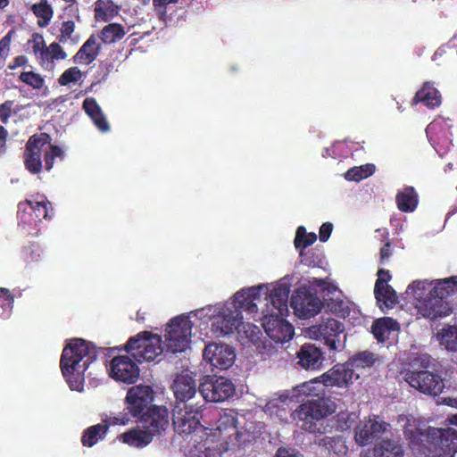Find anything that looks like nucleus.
Masks as SVG:
<instances>
[{
    "mask_svg": "<svg viewBox=\"0 0 457 457\" xmlns=\"http://www.w3.org/2000/svg\"><path fill=\"white\" fill-rule=\"evenodd\" d=\"M293 275H286L272 283L259 284L245 287L234 294L235 300L242 311L262 320L269 315L288 312L287 302Z\"/></svg>",
    "mask_w": 457,
    "mask_h": 457,
    "instance_id": "obj_1",
    "label": "nucleus"
},
{
    "mask_svg": "<svg viewBox=\"0 0 457 457\" xmlns=\"http://www.w3.org/2000/svg\"><path fill=\"white\" fill-rule=\"evenodd\" d=\"M415 301L418 312L424 318L436 320L451 314L446 298L457 294V276L437 280H415L406 289Z\"/></svg>",
    "mask_w": 457,
    "mask_h": 457,
    "instance_id": "obj_2",
    "label": "nucleus"
},
{
    "mask_svg": "<svg viewBox=\"0 0 457 457\" xmlns=\"http://www.w3.org/2000/svg\"><path fill=\"white\" fill-rule=\"evenodd\" d=\"M403 432L412 449L423 457H453L457 452V430L452 428H429L424 436L415 424L412 417L401 416Z\"/></svg>",
    "mask_w": 457,
    "mask_h": 457,
    "instance_id": "obj_3",
    "label": "nucleus"
},
{
    "mask_svg": "<svg viewBox=\"0 0 457 457\" xmlns=\"http://www.w3.org/2000/svg\"><path fill=\"white\" fill-rule=\"evenodd\" d=\"M97 351L95 345L81 338L67 341L60 360L62 376L71 390L81 392L85 372L96 360Z\"/></svg>",
    "mask_w": 457,
    "mask_h": 457,
    "instance_id": "obj_4",
    "label": "nucleus"
},
{
    "mask_svg": "<svg viewBox=\"0 0 457 457\" xmlns=\"http://www.w3.org/2000/svg\"><path fill=\"white\" fill-rule=\"evenodd\" d=\"M191 314L204 324L210 323V331L216 337L234 335L243 320L242 310L234 295L227 301L191 311Z\"/></svg>",
    "mask_w": 457,
    "mask_h": 457,
    "instance_id": "obj_5",
    "label": "nucleus"
},
{
    "mask_svg": "<svg viewBox=\"0 0 457 457\" xmlns=\"http://www.w3.org/2000/svg\"><path fill=\"white\" fill-rule=\"evenodd\" d=\"M337 408L330 397H320L301 404L292 414L293 420L302 429L312 434H326L332 425L328 417Z\"/></svg>",
    "mask_w": 457,
    "mask_h": 457,
    "instance_id": "obj_6",
    "label": "nucleus"
},
{
    "mask_svg": "<svg viewBox=\"0 0 457 457\" xmlns=\"http://www.w3.org/2000/svg\"><path fill=\"white\" fill-rule=\"evenodd\" d=\"M431 363L428 354H417L411 359L409 368L403 371V378L419 392L436 396L443 392L445 383L439 374L428 370Z\"/></svg>",
    "mask_w": 457,
    "mask_h": 457,
    "instance_id": "obj_7",
    "label": "nucleus"
},
{
    "mask_svg": "<svg viewBox=\"0 0 457 457\" xmlns=\"http://www.w3.org/2000/svg\"><path fill=\"white\" fill-rule=\"evenodd\" d=\"M44 154L46 169L50 170L54 166V159L64 157V151L50 144V137L46 133L32 136L27 145L25 166L31 173H38L42 169L41 155Z\"/></svg>",
    "mask_w": 457,
    "mask_h": 457,
    "instance_id": "obj_8",
    "label": "nucleus"
},
{
    "mask_svg": "<svg viewBox=\"0 0 457 457\" xmlns=\"http://www.w3.org/2000/svg\"><path fill=\"white\" fill-rule=\"evenodd\" d=\"M191 312L179 315L170 320L165 328V345L173 353L184 352L189 345L193 324Z\"/></svg>",
    "mask_w": 457,
    "mask_h": 457,
    "instance_id": "obj_9",
    "label": "nucleus"
},
{
    "mask_svg": "<svg viewBox=\"0 0 457 457\" xmlns=\"http://www.w3.org/2000/svg\"><path fill=\"white\" fill-rule=\"evenodd\" d=\"M125 350L137 361H151L162 354L164 347L158 334L144 331L131 337L125 345Z\"/></svg>",
    "mask_w": 457,
    "mask_h": 457,
    "instance_id": "obj_10",
    "label": "nucleus"
},
{
    "mask_svg": "<svg viewBox=\"0 0 457 457\" xmlns=\"http://www.w3.org/2000/svg\"><path fill=\"white\" fill-rule=\"evenodd\" d=\"M344 325L331 318L323 319L319 324L307 328V336L315 340H324L326 345L335 351L342 350L345 345L346 336Z\"/></svg>",
    "mask_w": 457,
    "mask_h": 457,
    "instance_id": "obj_11",
    "label": "nucleus"
},
{
    "mask_svg": "<svg viewBox=\"0 0 457 457\" xmlns=\"http://www.w3.org/2000/svg\"><path fill=\"white\" fill-rule=\"evenodd\" d=\"M204 403L196 401L195 403H177L173 409V426L176 432L189 435L200 426V414Z\"/></svg>",
    "mask_w": 457,
    "mask_h": 457,
    "instance_id": "obj_12",
    "label": "nucleus"
},
{
    "mask_svg": "<svg viewBox=\"0 0 457 457\" xmlns=\"http://www.w3.org/2000/svg\"><path fill=\"white\" fill-rule=\"evenodd\" d=\"M199 401L221 403L231 397L235 393L234 384L224 377H206L199 385Z\"/></svg>",
    "mask_w": 457,
    "mask_h": 457,
    "instance_id": "obj_13",
    "label": "nucleus"
},
{
    "mask_svg": "<svg viewBox=\"0 0 457 457\" xmlns=\"http://www.w3.org/2000/svg\"><path fill=\"white\" fill-rule=\"evenodd\" d=\"M237 425L238 414L232 410L226 411L220 415L212 436L227 445L239 446L241 445L243 432L239 430Z\"/></svg>",
    "mask_w": 457,
    "mask_h": 457,
    "instance_id": "obj_14",
    "label": "nucleus"
},
{
    "mask_svg": "<svg viewBox=\"0 0 457 457\" xmlns=\"http://www.w3.org/2000/svg\"><path fill=\"white\" fill-rule=\"evenodd\" d=\"M322 305L320 299L309 292L305 284L300 286L291 298V306L295 313L303 319H309L318 314Z\"/></svg>",
    "mask_w": 457,
    "mask_h": 457,
    "instance_id": "obj_15",
    "label": "nucleus"
},
{
    "mask_svg": "<svg viewBox=\"0 0 457 457\" xmlns=\"http://www.w3.org/2000/svg\"><path fill=\"white\" fill-rule=\"evenodd\" d=\"M203 357L212 369L224 370L235 362L236 353L235 349L228 344L210 343L205 345Z\"/></svg>",
    "mask_w": 457,
    "mask_h": 457,
    "instance_id": "obj_16",
    "label": "nucleus"
},
{
    "mask_svg": "<svg viewBox=\"0 0 457 457\" xmlns=\"http://www.w3.org/2000/svg\"><path fill=\"white\" fill-rule=\"evenodd\" d=\"M154 391L150 386L137 385L130 387L125 398L126 410L134 417L142 415L150 409Z\"/></svg>",
    "mask_w": 457,
    "mask_h": 457,
    "instance_id": "obj_17",
    "label": "nucleus"
},
{
    "mask_svg": "<svg viewBox=\"0 0 457 457\" xmlns=\"http://www.w3.org/2000/svg\"><path fill=\"white\" fill-rule=\"evenodd\" d=\"M108 370L112 378L126 384L135 383L139 376L137 364L127 355H119L112 358Z\"/></svg>",
    "mask_w": 457,
    "mask_h": 457,
    "instance_id": "obj_18",
    "label": "nucleus"
},
{
    "mask_svg": "<svg viewBox=\"0 0 457 457\" xmlns=\"http://www.w3.org/2000/svg\"><path fill=\"white\" fill-rule=\"evenodd\" d=\"M389 425L381 420L378 416L369 417L361 420L355 428V442L361 446L378 440L381 434L385 433Z\"/></svg>",
    "mask_w": 457,
    "mask_h": 457,
    "instance_id": "obj_19",
    "label": "nucleus"
},
{
    "mask_svg": "<svg viewBox=\"0 0 457 457\" xmlns=\"http://www.w3.org/2000/svg\"><path fill=\"white\" fill-rule=\"evenodd\" d=\"M285 314H274L261 320L268 337L276 344L290 340L294 336L293 326L284 320Z\"/></svg>",
    "mask_w": 457,
    "mask_h": 457,
    "instance_id": "obj_20",
    "label": "nucleus"
},
{
    "mask_svg": "<svg viewBox=\"0 0 457 457\" xmlns=\"http://www.w3.org/2000/svg\"><path fill=\"white\" fill-rule=\"evenodd\" d=\"M50 202L46 201L44 197L40 200H27L19 204V219L25 224L31 225L33 222L41 220H46L50 217L52 211Z\"/></svg>",
    "mask_w": 457,
    "mask_h": 457,
    "instance_id": "obj_21",
    "label": "nucleus"
},
{
    "mask_svg": "<svg viewBox=\"0 0 457 457\" xmlns=\"http://www.w3.org/2000/svg\"><path fill=\"white\" fill-rule=\"evenodd\" d=\"M391 276L388 270H379L378 271V279L375 284L374 294L381 309H383V306L391 309L397 303L396 293L392 287L387 284Z\"/></svg>",
    "mask_w": 457,
    "mask_h": 457,
    "instance_id": "obj_22",
    "label": "nucleus"
},
{
    "mask_svg": "<svg viewBox=\"0 0 457 457\" xmlns=\"http://www.w3.org/2000/svg\"><path fill=\"white\" fill-rule=\"evenodd\" d=\"M143 428L152 436L160 434L169 426V411L164 406H153L142 414Z\"/></svg>",
    "mask_w": 457,
    "mask_h": 457,
    "instance_id": "obj_23",
    "label": "nucleus"
},
{
    "mask_svg": "<svg viewBox=\"0 0 457 457\" xmlns=\"http://www.w3.org/2000/svg\"><path fill=\"white\" fill-rule=\"evenodd\" d=\"M172 391L179 403H195L197 394L195 379L188 373H181L176 377L172 384Z\"/></svg>",
    "mask_w": 457,
    "mask_h": 457,
    "instance_id": "obj_24",
    "label": "nucleus"
},
{
    "mask_svg": "<svg viewBox=\"0 0 457 457\" xmlns=\"http://www.w3.org/2000/svg\"><path fill=\"white\" fill-rule=\"evenodd\" d=\"M107 424H96L89 427L84 431L81 438L83 445L92 447L99 440L103 439L105 436L108 427L111 425H126L129 421V418L125 415L111 417L108 420H104Z\"/></svg>",
    "mask_w": 457,
    "mask_h": 457,
    "instance_id": "obj_25",
    "label": "nucleus"
},
{
    "mask_svg": "<svg viewBox=\"0 0 457 457\" xmlns=\"http://www.w3.org/2000/svg\"><path fill=\"white\" fill-rule=\"evenodd\" d=\"M298 364L304 370H317L323 361L320 349L313 345L305 344L297 352Z\"/></svg>",
    "mask_w": 457,
    "mask_h": 457,
    "instance_id": "obj_26",
    "label": "nucleus"
},
{
    "mask_svg": "<svg viewBox=\"0 0 457 457\" xmlns=\"http://www.w3.org/2000/svg\"><path fill=\"white\" fill-rule=\"evenodd\" d=\"M153 437L152 433L142 427V428H135L129 429L120 434L118 439L130 447L141 449L147 446L152 442Z\"/></svg>",
    "mask_w": 457,
    "mask_h": 457,
    "instance_id": "obj_27",
    "label": "nucleus"
},
{
    "mask_svg": "<svg viewBox=\"0 0 457 457\" xmlns=\"http://www.w3.org/2000/svg\"><path fill=\"white\" fill-rule=\"evenodd\" d=\"M100 48L96 37L91 36L74 55L73 62L78 64L88 65L97 58Z\"/></svg>",
    "mask_w": 457,
    "mask_h": 457,
    "instance_id": "obj_28",
    "label": "nucleus"
},
{
    "mask_svg": "<svg viewBox=\"0 0 457 457\" xmlns=\"http://www.w3.org/2000/svg\"><path fill=\"white\" fill-rule=\"evenodd\" d=\"M292 402V397L287 394H281L270 398L263 407V411L270 416H274L280 420H287V409Z\"/></svg>",
    "mask_w": 457,
    "mask_h": 457,
    "instance_id": "obj_29",
    "label": "nucleus"
},
{
    "mask_svg": "<svg viewBox=\"0 0 457 457\" xmlns=\"http://www.w3.org/2000/svg\"><path fill=\"white\" fill-rule=\"evenodd\" d=\"M83 109L85 112L90 117L95 126L101 132H107L110 130V125L104 114L101 107L93 97H87L83 102Z\"/></svg>",
    "mask_w": 457,
    "mask_h": 457,
    "instance_id": "obj_30",
    "label": "nucleus"
},
{
    "mask_svg": "<svg viewBox=\"0 0 457 457\" xmlns=\"http://www.w3.org/2000/svg\"><path fill=\"white\" fill-rule=\"evenodd\" d=\"M423 103L429 108H435L441 104V96L438 90L430 83L425 82L423 87L416 93L413 104Z\"/></svg>",
    "mask_w": 457,
    "mask_h": 457,
    "instance_id": "obj_31",
    "label": "nucleus"
},
{
    "mask_svg": "<svg viewBox=\"0 0 457 457\" xmlns=\"http://www.w3.org/2000/svg\"><path fill=\"white\" fill-rule=\"evenodd\" d=\"M398 209L403 212H412L419 204V196L412 187H406L398 191L395 196Z\"/></svg>",
    "mask_w": 457,
    "mask_h": 457,
    "instance_id": "obj_32",
    "label": "nucleus"
},
{
    "mask_svg": "<svg viewBox=\"0 0 457 457\" xmlns=\"http://www.w3.org/2000/svg\"><path fill=\"white\" fill-rule=\"evenodd\" d=\"M403 450L398 444L383 440L375 445L372 453H365L364 457H402Z\"/></svg>",
    "mask_w": 457,
    "mask_h": 457,
    "instance_id": "obj_33",
    "label": "nucleus"
},
{
    "mask_svg": "<svg viewBox=\"0 0 457 457\" xmlns=\"http://www.w3.org/2000/svg\"><path fill=\"white\" fill-rule=\"evenodd\" d=\"M398 329V322L389 317L378 319L372 326V333L380 342L385 341L392 332L397 331Z\"/></svg>",
    "mask_w": 457,
    "mask_h": 457,
    "instance_id": "obj_34",
    "label": "nucleus"
},
{
    "mask_svg": "<svg viewBox=\"0 0 457 457\" xmlns=\"http://www.w3.org/2000/svg\"><path fill=\"white\" fill-rule=\"evenodd\" d=\"M439 345L448 352H457V327L448 325L437 331L436 335Z\"/></svg>",
    "mask_w": 457,
    "mask_h": 457,
    "instance_id": "obj_35",
    "label": "nucleus"
},
{
    "mask_svg": "<svg viewBox=\"0 0 457 457\" xmlns=\"http://www.w3.org/2000/svg\"><path fill=\"white\" fill-rule=\"evenodd\" d=\"M203 447L204 449L201 450L202 457H220L224 452L233 448L230 445H227L224 442L219 441L213 436L206 438Z\"/></svg>",
    "mask_w": 457,
    "mask_h": 457,
    "instance_id": "obj_36",
    "label": "nucleus"
},
{
    "mask_svg": "<svg viewBox=\"0 0 457 457\" xmlns=\"http://www.w3.org/2000/svg\"><path fill=\"white\" fill-rule=\"evenodd\" d=\"M235 334L237 335L242 344L252 343L254 345L255 342L259 340L262 332L257 326L252 323L245 322L243 319L242 324L238 328H237Z\"/></svg>",
    "mask_w": 457,
    "mask_h": 457,
    "instance_id": "obj_37",
    "label": "nucleus"
},
{
    "mask_svg": "<svg viewBox=\"0 0 457 457\" xmlns=\"http://www.w3.org/2000/svg\"><path fill=\"white\" fill-rule=\"evenodd\" d=\"M337 380V386L341 387L352 383L360 378V374L350 367L348 361L345 364H338L332 368Z\"/></svg>",
    "mask_w": 457,
    "mask_h": 457,
    "instance_id": "obj_38",
    "label": "nucleus"
},
{
    "mask_svg": "<svg viewBox=\"0 0 457 457\" xmlns=\"http://www.w3.org/2000/svg\"><path fill=\"white\" fill-rule=\"evenodd\" d=\"M320 445L325 447L329 453H333L337 457H343L347 453V446L344 438L340 436H325Z\"/></svg>",
    "mask_w": 457,
    "mask_h": 457,
    "instance_id": "obj_39",
    "label": "nucleus"
},
{
    "mask_svg": "<svg viewBox=\"0 0 457 457\" xmlns=\"http://www.w3.org/2000/svg\"><path fill=\"white\" fill-rule=\"evenodd\" d=\"M376 361L377 357L374 353L365 351L354 355L348 363L360 374L361 370L372 367Z\"/></svg>",
    "mask_w": 457,
    "mask_h": 457,
    "instance_id": "obj_40",
    "label": "nucleus"
},
{
    "mask_svg": "<svg viewBox=\"0 0 457 457\" xmlns=\"http://www.w3.org/2000/svg\"><path fill=\"white\" fill-rule=\"evenodd\" d=\"M376 167L372 163H367L361 166H355L349 169L345 173V179L349 181L359 182L369 178L375 172Z\"/></svg>",
    "mask_w": 457,
    "mask_h": 457,
    "instance_id": "obj_41",
    "label": "nucleus"
},
{
    "mask_svg": "<svg viewBox=\"0 0 457 457\" xmlns=\"http://www.w3.org/2000/svg\"><path fill=\"white\" fill-rule=\"evenodd\" d=\"M125 34L124 27L118 23H112L101 30L100 37L104 43L112 44L121 39Z\"/></svg>",
    "mask_w": 457,
    "mask_h": 457,
    "instance_id": "obj_42",
    "label": "nucleus"
},
{
    "mask_svg": "<svg viewBox=\"0 0 457 457\" xmlns=\"http://www.w3.org/2000/svg\"><path fill=\"white\" fill-rule=\"evenodd\" d=\"M323 390V386L321 385L319 378L310 380L308 382L303 383L299 385L294 389V394L292 397L296 395H305V396H318L320 393Z\"/></svg>",
    "mask_w": 457,
    "mask_h": 457,
    "instance_id": "obj_43",
    "label": "nucleus"
},
{
    "mask_svg": "<svg viewBox=\"0 0 457 457\" xmlns=\"http://www.w3.org/2000/svg\"><path fill=\"white\" fill-rule=\"evenodd\" d=\"M31 10L39 19L38 25L40 27L46 26L53 17L52 7L46 0H40L37 4H33Z\"/></svg>",
    "mask_w": 457,
    "mask_h": 457,
    "instance_id": "obj_44",
    "label": "nucleus"
},
{
    "mask_svg": "<svg viewBox=\"0 0 457 457\" xmlns=\"http://www.w3.org/2000/svg\"><path fill=\"white\" fill-rule=\"evenodd\" d=\"M277 345L270 337H259V340L253 345L255 352L262 359L272 357L277 353Z\"/></svg>",
    "mask_w": 457,
    "mask_h": 457,
    "instance_id": "obj_45",
    "label": "nucleus"
},
{
    "mask_svg": "<svg viewBox=\"0 0 457 457\" xmlns=\"http://www.w3.org/2000/svg\"><path fill=\"white\" fill-rule=\"evenodd\" d=\"M116 7L111 1L98 0L95 4V16L96 20L107 21L113 17Z\"/></svg>",
    "mask_w": 457,
    "mask_h": 457,
    "instance_id": "obj_46",
    "label": "nucleus"
},
{
    "mask_svg": "<svg viewBox=\"0 0 457 457\" xmlns=\"http://www.w3.org/2000/svg\"><path fill=\"white\" fill-rule=\"evenodd\" d=\"M32 51L36 58L40 62L42 65L46 63V56L47 55V47L43 36L39 34H34L32 36Z\"/></svg>",
    "mask_w": 457,
    "mask_h": 457,
    "instance_id": "obj_47",
    "label": "nucleus"
},
{
    "mask_svg": "<svg viewBox=\"0 0 457 457\" xmlns=\"http://www.w3.org/2000/svg\"><path fill=\"white\" fill-rule=\"evenodd\" d=\"M317 240L315 233H307L304 227L300 226L295 234V245L296 248H305Z\"/></svg>",
    "mask_w": 457,
    "mask_h": 457,
    "instance_id": "obj_48",
    "label": "nucleus"
},
{
    "mask_svg": "<svg viewBox=\"0 0 457 457\" xmlns=\"http://www.w3.org/2000/svg\"><path fill=\"white\" fill-rule=\"evenodd\" d=\"M328 308L330 312L340 317H345L350 313L349 303L342 299H328Z\"/></svg>",
    "mask_w": 457,
    "mask_h": 457,
    "instance_id": "obj_49",
    "label": "nucleus"
},
{
    "mask_svg": "<svg viewBox=\"0 0 457 457\" xmlns=\"http://www.w3.org/2000/svg\"><path fill=\"white\" fill-rule=\"evenodd\" d=\"M82 79V72L78 67L67 69L59 78L58 81L62 86L71 83H77Z\"/></svg>",
    "mask_w": 457,
    "mask_h": 457,
    "instance_id": "obj_50",
    "label": "nucleus"
},
{
    "mask_svg": "<svg viewBox=\"0 0 457 457\" xmlns=\"http://www.w3.org/2000/svg\"><path fill=\"white\" fill-rule=\"evenodd\" d=\"M20 79L34 89H40L44 86V79L33 71H24L20 75Z\"/></svg>",
    "mask_w": 457,
    "mask_h": 457,
    "instance_id": "obj_51",
    "label": "nucleus"
},
{
    "mask_svg": "<svg viewBox=\"0 0 457 457\" xmlns=\"http://www.w3.org/2000/svg\"><path fill=\"white\" fill-rule=\"evenodd\" d=\"M12 296L9 290L0 287V317L8 316L12 307Z\"/></svg>",
    "mask_w": 457,
    "mask_h": 457,
    "instance_id": "obj_52",
    "label": "nucleus"
},
{
    "mask_svg": "<svg viewBox=\"0 0 457 457\" xmlns=\"http://www.w3.org/2000/svg\"><path fill=\"white\" fill-rule=\"evenodd\" d=\"M47 55L46 56V62L54 60H63L67 57V54L63 51L61 46L57 43H52L47 47Z\"/></svg>",
    "mask_w": 457,
    "mask_h": 457,
    "instance_id": "obj_53",
    "label": "nucleus"
},
{
    "mask_svg": "<svg viewBox=\"0 0 457 457\" xmlns=\"http://www.w3.org/2000/svg\"><path fill=\"white\" fill-rule=\"evenodd\" d=\"M11 32L7 33L0 40V70L4 66L10 54Z\"/></svg>",
    "mask_w": 457,
    "mask_h": 457,
    "instance_id": "obj_54",
    "label": "nucleus"
},
{
    "mask_svg": "<svg viewBox=\"0 0 457 457\" xmlns=\"http://www.w3.org/2000/svg\"><path fill=\"white\" fill-rule=\"evenodd\" d=\"M356 414L353 412H340L337 415V428L341 431L348 429L356 419Z\"/></svg>",
    "mask_w": 457,
    "mask_h": 457,
    "instance_id": "obj_55",
    "label": "nucleus"
},
{
    "mask_svg": "<svg viewBox=\"0 0 457 457\" xmlns=\"http://www.w3.org/2000/svg\"><path fill=\"white\" fill-rule=\"evenodd\" d=\"M74 22L73 21H65L62 23L61 28V34L59 36V41L62 43H66L71 38L73 31H74Z\"/></svg>",
    "mask_w": 457,
    "mask_h": 457,
    "instance_id": "obj_56",
    "label": "nucleus"
},
{
    "mask_svg": "<svg viewBox=\"0 0 457 457\" xmlns=\"http://www.w3.org/2000/svg\"><path fill=\"white\" fill-rule=\"evenodd\" d=\"M336 373L333 370H329L326 373L322 374L319 377V379L321 382L322 386H337V380L336 378Z\"/></svg>",
    "mask_w": 457,
    "mask_h": 457,
    "instance_id": "obj_57",
    "label": "nucleus"
},
{
    "mask_svg": "<svg viewBox=\"0 0 457 457\" xmlns=\"http://www.w3.org/2000/svg\"><path fill=\"white\" fill-rule=\"evenodd\" d=\"M13 107L12 101H5L0 105V120L6 123Z\"/></svg>",
    "mask_w": 457,
    "mask_h": 457,
    "instance_id": "obj_58",
    "label": "nucleus"
},
{
    "mask_svg": "<svg viewBox=\"0 0 457 457\" xmlns=\"http://www.w3.org/2000/svg\"><path fill=\"white\" fill-rule=\"evenodd\" d=\"M333 224L330 222L323 223L320 228V240L321 242H326L332 232Z\"/></svg>",
    "mask_w": 457,
    "mask_h": 457,
    "instance_id": "obj_59",
    "label": "nucleus"
},
{
    "mask_svg": "<svg viewBox=\"0 0 457 457\" xmlns=\"http://www.w3.org/2000/svg\"><path fill=\"white\" fill-rule=\"evenodd\" d=\"M275 457H303V455L294 449L279 448L277 451Z\"/></svg>",
    "mask_w": 457,
    "mask_h": 457,
    "instance_id": "obj_60",
    "label": "nucleus"
},
{
    "mask_svg": "<svg viewBox=\"0 0 457 457\" xmlns=\"http://www.w3.org/2000/svg\"><path fill=\"white\" fill-rule=\"evenodd\" d=\"M28 62V59L24 55H19L15 57L12 63L9 64L8 68L10 70H14L18 67L24 66Z\"/></svg>",
    "mask_w": 457,
    "mask_h": 457,
    "instance_id": "obj_61",
    "label": "nucleus"
},
{
    "mask_svg": "<svg viewBox=\"0 0 457 457\" xmlns=\"http://www.w3.org/2000/svg\"><path fill=\"white\" fill-rule=\"evenodd\" d=\"M328 282L325 279L312 278L308 280L309 287H317L324 288L327 286Z\"/></svg>",
    "mask_w": 457,
    "mask_h": 457,
    "instance_id": "obj_62",
    "label": "nucleus"
},
{
    "mask_svg": "<svg viewBox=\"0 0 457 457\" xmlns=\"http://www.w3.org/2000/svg\"><path fill=\"white\" fill-rule=\"evenodd\" d=\"M391 255L390 253V243H386L380 250V260L381 262L387 261Z\"/></svg>",
    "mask_w": 457,
    "mask_h": 457,
    "instance_id": "obj_63",
    "label": "nucleus"
},
{
    "mask_svg": "<svg viewBox=\"0 0 457 457\" xmlns=\"http://www.w3.org/2000/svg\"><path fill=\"white\" fill-rule=\"evenodd\" d=\"M7 131L3 126H0V154L5 148Z\"/></svg>",
    "mask_w": 457,
    "mask_h": 457,
    "instance_id": "obj_64",
    "label": "nucleus"
}]
</instances>
